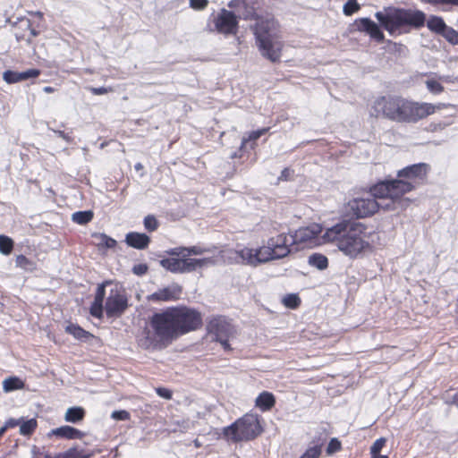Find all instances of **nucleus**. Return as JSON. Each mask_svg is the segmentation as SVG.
Returning a JSON list of instances; mask_svg holds the SVG:
<instances>
[{"mask_svg": "<svg viewBox=\"0 0 458 458\" xmlns=\"http://www.w3.org/2000/svg\"><path fill=\"white\" fill-rule=\"evenodd\" d=\"M447 42L452 45H458V31L454 28L447 26L446 30L441 34Z\"/></svg>", "mask_w": 458, "mask_h": 458, "instance_id": "35", "label": "nucleus"}, {"mask_svg": "<svg viewBox=\"0 0 458 458\" xmlns=\"http://www.w3.org/2000/svg\"><path fill=\"white\" fill-rule=\"evenodd\" d=\"M41 74L39 69H29L24 72L7 70L3 73V79L8 84L17 83L29 79L38 78Z\"/></svg>", "mask_w": 458, "mask_h": 458, "instance_id": "19", "label": "nucleus"}, {"mask_svg": "<svg viewBox=\"0 0 458 458\" xmlns=\"http://www.w3.org/2000/svg\"><path fill=\"white\" fill-rule=\"evenodd\" d=\"M15 264L17 267L23 269H27L31 265V261L24 255H18L15 259Z\"/></svg>", "mask_w": 458, "mask_h": 458, "instance_id": "46", "label": "nucleus"}, {"mask_svg": "<svg viewBox=\"0 0 458 458\" xmlns=\"http://www.w3.org/2000/svg\"><path fill=\"white\" fill-rule=\"evenodd\" d=\"M88 89L93 94V95H104L107 94L109 92H113L114 89L113 87H89Z\"/></svg>", "mask_w": 458, "mask_h": 458, "instance_id": "47", "label": "nucleus"}, {"mask_svg": "<svg viewBox=\"0 0 458 458\" xmlns=\"http://www.w3.org/2000/svg\"><path fill=\"white\" fill-rule=\"evenodd\" d=\"M264 431L258 414L248 412L230 426L224 428L225 437L233 443L248 442L256 439Z\"/></svg>", "mask_w": 458, "mask_h": 458, "instance_id": "8", "label": "nucleus"}, {"mask_svg": "<svg viewBox=\"0 0 458 458\" xmlns=\"http://www.w3.org/2000/svg\"><path fill=\"white\" fill-rule=\"evenodd\" d=\"M308 263L319 270H325L328 267V259L322 253H313L309 257Z\"/></svg>", "mask_w": 458, "mask_h": 458, "instance_id": "29", "label": "nucleus"}, {"mask_svg": "<svg viewBox=\"0 0 458 458\" xmlns=\"http://www.w3.org/2000/svg\"><path fill=\"white\" fill-rule=\"evenodd\" d=\"M322 453L321 445L309 447L300 458H319Z\"/></svg>", "mask_w": 458, "mask_h": 458, "instance_id": "39", "label": "nucleus"}, {"mask_svg": "<svg viewBox=\"0 0 458 458\" xmlns=\"http://www.w3.org/2000/svg\"><path fill=\"white\" fill-rule=\"evenodd\" d=\"M38 428V421L36 419H30L23 421L21 420L20 434L24 437H30Z\"/></svg>", "mask_w": 458, "mask_h": 458, "instance_id": "31", "label": "nucleus"}, {"mask_svg": "<svg viewBox=\"0 0 458 458\" xmlns=\"http://www.w3.org/2000/svg\"><path fill=\"white\" fill-rule=\"evenodd\" d=\"M355 25L357 30L365 32L376 42L382 43L385 40V35L379 26L369 18H360L355 21Z\"/></svg>", "mask_w": 458, "mask_h": 458, "instance_id": "18", "label": "nucleus"}, {"mask_svg": "<svg viewBox=\"0 0 458 458\" xmlns=\"http://www.w3.org/2000/svg\"><path fill=\"white\" fill-rule=\"evenodd\" d=\"M208 0H190V7L193 10L201 11L208 7Z\"/></svg>", "mask_w": 458, "mask_h": 458, "instance_id": "45", "label": "nucleus"}, {"mask_svg": "<svg viewBox=\"0 0 458 458\" xmlns=\"http://www.w3.org/2000/svg\"><path fill=\"white\" fill-rule=\"evenodd\" d=\"M236 254L243 264L253 267L273 260L267 245L256 249L244 247L237 250Z\"/></svg>", "mask_w": 458, "mask_h": 458, "instance_id": "14", "label": "nucleus"}, {"mask_svg": "<svg viewBox=\"0 0 458 458\" xmlns=\"http://www.w3.org/2000/svg\"><path fill=\"white\" fill-rule=\"evenodd\" d=\"M65 332L69 335H72L74 338L78 340H87L94 337V335L91 333L86 331L78 324L73 323H70L69 325L66 326Z\"/></svg>", "mask_w": 458, "mask_h": 458, "instance_id": "23", "label": "nucleus"}, {"mask_svg": "<svg viewBox=\"0 0 458 458\" xmlns=\"http://www.w3.org/2000/svg\"><path fill=\"white\" fill-rule=\"evenodd\" d=\"M21 420H22V418L21 419L10 418L4 422V425L2 427V428L4 429V433H5L7 431V429L13 428L17 426H20Z\"/></svg>", "mask_w": 458, "mask_h": 458, "instance_id": "48", "label": "nucleus"}, {"mask_svg": "<svg viewBox=\"0 0 458 458\" xmlns=\"http://www.w3.org/2000/svg\"><path fill=\"white\" fill-rule=\"evenodd\" d=\"M169 254L171 257L161 259L160 265L174 274L191 273L213 263L210 258H191L186 251H182L181 247L172 249Z\"/></svg>", "mask_w": 458, "mask_h": 458, "instance_id": "9", "label": "nucleus"}, {"mask_svg": "<svg viewBox=\"0 0 458 458\" xmlns=\"http://www.w3.org/2000/svg\"><path fill=\"white\" fill-rule=\"evenodd\" d=\"M94 214L91 210L77 211L72 214V219L78 225H86L93 219Z\"/></svg>", "mask_w": 458, "mask_h": 458, "instance_id": "32", "label": "nucleus"}, {"mask_svg": "<svg viewBox=\"0 0 458 458\" xmlns=\"http://www.w3.org/2000/svg\"><path fill=\"white\" fill-rule=\"evenodd\" d=\"M268 131H269V127H266V128H261L259 130L251 131L248 135V137H246V138L244 137L242 139L241 146H240V150L244 149L246 148V145L250 141L252 142L250 148H255L256 140H259L262 135L266 134Z\"/></svg>", "mask_w": 458, "mask_h": 458, "instance_id": "28", "label": "nucleus"}, {"mask_svg": "<svg viewBox=\"0 0 458 458\" xmlns=\"http://www.w3.org/2000/svg\"><path fill=\"white\" fill-rule=\"evenodd\" d=\"M386 443V439L385 437H380L377 439L370 447V455L379 454L381 450L385 447Z\"/></svg>", "mask_w": 458, "mask_h": 458, "instance_id": "41", "label": "nucleus"}, {"mask_svg": "<svg viewBox=\"0 0 458 458\" xmlns=\"http://www.w3.org/2000/svg\"><path fill=\"white\" fill-rule=\"evenodd\" d=\"M92 237L97 240L95 245L99 249H114L116 247L117 242L106 233H96Z\"/></svg>", "mask_w": 458, "mask_h": 458, "instance_id": "24", "label": "nucleus"}, {"mask_svg": "<svg viewBox=\"0 0 458 458\" xmlns=\"http://www.w3.org/2000/svg\"><path fill=\"white\" fill-rule=\"evenodd\" d=\"M202 326L203 316L199 310L185 304L170 306L149 318L148 327L138 337V344L145 350H162Z\"/></svg>", "mask_w": 458, "mask_h": 458, "instance_id": "1", "label": "nucleus"}, {"mask_svg": "<svg viewBox=\"0 0 458 458\" xmlns=\"http://www.w3.org/2000/svg\"><path fill=\"white\" fill-rule=\"evenodd\" d=\"M207 334L213 336V341L224 337H233L236 334L234 326L223 315H215L208 318Z\"/></svg>", "mask_w": 458, "mask_h": 458, "instance_id": "11", "label": "nucleus"}, {"mask_svg": "<svg viewBox=\"0 0 458 458\" xmlns=\"http://www.w3.org/2000/svg\"><path fill=\"white\" fill-rule=\"evenodd\" d=\"M426 3L435 6H458V0H425Z\"/></svg>", "mask_w": 458, "mask_h": 458, "instance_id": "43", "label": "nucleus"}, {"mask_svg": "<svg viewBox=\"0 0 458 458\" xmlns=\"http://www.w3.org/2000/svg\"><path fill=\"white\" fill-rule=\"evenodd\" d=\"M375 17L390 35L407 32L404 30L407 26L420 28L426 21L423 12L403 8H389L386 12H377Z\"/></svg>", "mask_w": 458, "mask_h": 458, "instance_id": "6", "label": "nucleus"}, {"mask_svg": "<svg viewBox=\"0 0 458 458\" xmlns=\"http://www.w3.org/2000/svg\"><path fill=\"white\" fill-rule=\"evenodd\" d=\"M43 91L47 94H50V93H54L55 91V89L51 86H46V87H44Z\"/></svg>", "mask_w": 458, "mask_h": 458, "instance_id": "56", "label": "nucleus"}, {"mask_svg": "<svg viewBox=\"0 0 458 458\" xmlns=\"http://www.w3.org/2000/svg\"><path fill=\"white\" fill-rule=\"evenodd\" d=\"M156 393L162 398L166 400H171L173 397V392L165 387H157L156 388Z\"/></svg>", "mask_w": 458, "mask_h": 458, "instance_id": "50", "label": "nucleus"}, {"mask_svg": "<svg viewBox=\"0 0 458 458\" xmlns=\"http://www.w3.org/2000/svg\"><path fill=\"white\" fill-rule=\"evenodd\" d=\"M49 437H56L61 439L67 440H74V439H82L85 437V433L81 431L78 428H75L72 426H62L56 428L52 429L48 433Z\"/></svg>", "mask_w": 458, "mask_h": 458, "instance_id": "20", "label": "nucleus"}, {"mask_svg": "<svg viewBox=\"0 0 458 458\" xmlns=\"http://www.w3.org/2000/svg\"><path fill=\"white\" fill-rule=\"evenodd\" d=\"M148 268L146 264H138L132 267V272L137 276H142L148 272Z\"/></svg>", "mask_w": 458, "mask_h": 458, "instance_id": "51", "label": "nucleus"}, {"mask_svg": "<svg viewBox=\"0 0 458 458\" xmlns=\"http://www.w3.org/2000/svg\"><path fill=\"white\" fill-rule=\"evenodd\" d=\"M243 149L240 150V148L235 151L232 156L231 157L233 159V158H242L243 157Z\"/></svg>", "mask_w": 458, "mask_h": 458, "instance_id": "55", "label": "nucleus"}, {"mask_svg": "<svg viewBox=\"0 0 458 458\" xmlns=\"http://www.w3.org/2000/svg\"><path fill=\"white\" fill-rule=\"evenodd\" d=\"M4 434V429L0 428V438L3 437Z\"/></svg>", "mask_w": 458, "mask_h": 458, "instance_id": "61", "label": "nucleus"}, {"mask_svg": "<svg viewBox=\"0 0 458 458\" xmlns=\"http://www.w3.org/2000/svg\"><path fill=\"white\" fill-rule=\"evenodd\" d=\"M182 293V286L174 283L166 287L158 289L155 293L149 294L147 299L148 301L154 302H168L176 301L181 299Z\"/></svg>", "mask_w": 458, "mask_h": 458, "instance_id": "16", "label": "nucleus"}, {"mask_svg": "<svg viewBox=\"0 0 458 458\" xmlns=\"http://www.w3.org/2000/svg\"><path fill=\"white\" fill-rule=\"evenodd\" d=\"M445 103L431 104L409 100L400 96L384 95L376 98L370 104L369 115L376 119H386L396 123H417L447 108Z\"/></svg>", "mask_w": 458, "mask_h": 458, "instance_id": "2", "label": "nucleus"}, {"mask_svg": "<svg viewBox=\"0 0 458 458\" xmlns=\"http://www.w3.org/2000/svg\"><path fill=\"white\" fill-rule=\"evenodd\" d=\"M230 338L231 337H224L221 339L215 340L214 342L219 343L221 344L222 348L224 349V351L231 352V351H233V348L229 343Z\"/></svg>", "mask_w": 458, "mask_h": 458, "instance_id": "52", "label": "nucleus"}, {"mask_svg": "<svg viewBox=\"0 0 458 458\" xmlns=\"http://www.w3.org/2000/svg\"><path fill=\"white\" fill-rule=\"evenodd\" d=\"M427 27L430 31L441 35L447 25L442 17L432 15L427 21Z\"/></svg>", "mask_w": 458, "mask_h": 458, "instance_id": "26", "label": "nucleus"}, {"mask_svg": "<svg viewBox=\"0 0 458 458\" xmlns=\"http://www.w3.org/2000/svg\"><path fill=\"white\" fill-rule=\"evenodd\" d=\"M193 444L196 448H200L202 446V444L199 441V439H195Z\"/></svg>", "mask_w": 458, "mask_h": 458, "instance_id": "57", "label": "nucleus"}, {"mask_svg": "<svg viewBox=\"0 0 458 458\" xmlns=\"http://www.w3.org/2000/svg\"><path fill=\"white\" fill-rule=\"evenodd\" d=\"M277 26L276 21L272 17L268 20H261L256 22L252 30L255 36L256 45L263 57L271 63H279L282 57L284 42L279 37L272 33Z\"/></svg>", "mask_w": 458, "mask_h": 458, "instance_id": "7", "label": "nucleus"}, {"mask_svg": "<svg viewBox=\"0 0 458 458\" xmlns=\"http://www.w3.org/2000/svg\"><path fill=\"white\" fill-rule=\"evenodd\" d=\"M292 171L289 168H284L279 176V180L281 181H288L291 177Z\"/></svg>", "mask_w": 458, "mask_h": 458, "instance_id": "54", "label": "nucleus"}, {"mask_svg": "<svg viewBox=\"0 0 458 458\" xmlns=\"http://www.w3.org/2000/svg\"><path fill=\"white\" fill-rule=\"evenodd\" d=\"M125 242L128 246L137 250H144L148 247L150 238L146 233L131 232L125 236Z\"/></svg>", "mask_w": 458, "mask_h": 458, "instance_id": "21", "label": "nucleus"}, {"mask_svg": "<svg viewBox=\"0 0 458 458\" xmlns=\"http://www.w3.org/2000/svg\"><path fill=\"white\" fill-rule=\"evenodd\" d=\"M239 20L233 11L222 8L214 18L213 23L216 30L223 35H236L239 30Z\"/></svg>", "mask_w": 458, "mask_h": 458, "instance_id": "12", "label": "nucleus"}, {"mask_svg": "<svg viewBox=\"0 0 458 458\" xmlns=\"http://www.w3.org/2000/svg\"><path fill=\"white\" fill-rule=\"evenodd\" d=\"M321 233V227L318 225H313L311 226L301 227L295 231L292 236V242L294 244L300 245H311L314 244L318 235Z\"/></svg>", "mask_w": 458, "mask_h": 458, "instance_id": "17", "label": "nucleus"}, {"mask_svg": "<svg viewBox=\"0 0 458 458\" xmlns=\"http://www.w3.org/2000/svg\"><path fill=\"white\" fill-rule=\"evenodd\" d=\"M112 418L118 420H127L130 419V413L125 410L114 411Z\"/></svg>", "mask_w": 458, "mask_h": 458, "instance_id": "49", "label": "nucleus"}, {"mask_svg": "<svg viewBox=\"0 0 458 458\" xmlns=\"http://www.w3.org/2000/svg\"><path fill=\"white\" fill-rule=\"evenodd\" d=\"M275 405L276 397L268 391L261 392L255 400V406L263 412L270 411Z\"/></svg>", "mask_w": 458, "mask_h": 458, "instance_id": "22", "label": "nucleus"}, {"mask_svg": "<svg viewBox=\"0 0 458 458\" xmlns=\"http://www.w3.org/2000/svg\"><path fill=\"white\" fill-rule=\"evenodd\" d=\"M13 247L14 242L11 237L4 234L0 235V252L3 255H10L13 250Z\"/></svg>", "mask_w": 458, "mask_h": 458, "instance_id": "33", "label": "nucleus"}, {"mask_svg": "<svg viewBox=\"0 0 458 458\" xmlns=\"http://www.w3.org/2000/svg\"><path fill=\"white\" fill-rule=\"evenodd\" d=\"M85 414V410L82 407H71L67 409L64 415V420L67 422L78 423L84 420Z\"/></svg>", "mask_w": 458, "mask_h": 458, "instance_id": "25", "label": "nucleus"}, {"mask_svg": "<svg viewBox=\"0 0 458 458\" xmlns=\"http://www.w3.org/2000/svg\"><path fill=\"white\" fill-rule=\"evenodd\" d=\"M360 9V5L357 2V0H347L344 4L343 12L344 15L351 16L353 13H357Z\"/></svg>", "mask_w": 458, "mask_h": 458, "instance_id": "37", "label": "nucleus"}, {"mask_svg": "<svg viewBox=\"0 0 458 458\" xmlns=\"http://www.w3.org/2000/svg\"><path fill=\"white\" fill-rule=\"evenodd\" d=\"M291 234L281 233L268 238L267 249L273 260L287 257L291 253V247L293 245Z\"/></svg>", "mask_w": 458, "mask_h": 458, "instance_id": "13", "label": "nucleus"}, {"mask_svg": "<svg viewBox=\"0 0 458 458\" xmlns=\"http://www.w3.org/2000/svg\"><path fill=\"white\" fill-rule=\"evenodd\" d=\"M92 452H87L77 447H71L66 451L58 454L55 458H91Z\"/></svg>", "mask_w": 458, "mask_h": 458, "instance_id": "27", "label": "nucleus"}, {"mask_svg": "<svg viewBox=\"0 0 458 458\" xmlns=\"http://www.w3.org/2000/svg\"><path fill=\"white\" fill-rule=\"evenodd\" d=\"M142 167L141 164H137L135 165V168L138 170V169H140Z\"/></svg>", "mask_w": 458, "mask_h": 458, "instance_id": "62", "label": "nucleus"}, {"mask_svg": "<svg viewBox=\"0 0 458 458\" xmlns=\"http://www.w3.org/2000/svg\"><path fill=\"white\" fill-rule=\"evenodd\" d=\"M341 450H342L341 441L338 438L334 437V438L330 439V441L327 446L326 453L327 455H332L337 452H340Z\"/></svg>", "mask_w": 458, "mask_h": 458, "instance_id": "38", "label": "nucleus"}, {"mask_svg": "<svg viewBox=\"0 0 458 458\" xmlns=\"http://www.w3.org/2000/svg\"><path fill=\"white\" fill-rule=\"evenodd\" d=\"M158 221L154 216L148 215L144 218V227L147 231L154 232L158 228Z\"/></svg>", "mask_w": 458, "mask_h": 458, "instance_id": "40", "label": "nucleus"}, {"mask_svg": "<svg viewBox=\"0 0 458 458\" xmlns=\"http://www.w3.org/2000/svg\"><path fill=\"white\" fill-rule=\"evenodd\" d=\"M182 251H186L190 256L191 255H202L207 251V249L200 246H191V247H181Z\"/></svg>", "mask_w": 458, "mask_h": 458, "instance_id": "44", "label": "nucleus"}, {"mask_svg": "<svg viewBox=\"0 0 458 458\" xmlns=\"http://www.w3.org/2000/svg\"><path fill=\"white\" fill-rule=\"evenodd\" d=\"M24 382L18 377H9L3 382V388L5 392L20 390L24 388Z\"/></svg>", "mask_w": 458, "mask_h": 458, "instance_id": "30", "label": "nucleus"}, {"mask_svg": "<svg viewBox=\"0 0 458 458\" xmlns=\"http://www.w3.org/2000/svg\"><path fill=\"white\" fill-rule=\"evenodd\" d=\"M243 20L245 21H256L259 22L261 20H265V18L260 17L254 8H250V10H246V12L243 13ZM269 18H266V20H268Z\"/></svg>", "mask_w": 458, "mask_h": 458, "instance_id": "42", "label": "nucleus"}, {"mask_svg": "<svg viewBox=\"0 0 458 458\" xmlns=\"http://www.w3.org/2000/svg\"><path fill=\"white\" fill-rule=\"evenodd\" d=\"M371 458H389L387 455H383L380 453L377 454L371 455Z\"/></svg>", "mask_w": 458, "mask_h": 458, "instance_id": "58", "label": "nucleus"}, {"mask_svg": "<svg viewBox=\"0 0 458 458\" xmlns=\"http://www.w3.org/2000/svg\"><path fill=\"white\" fill-rule=\"evenodd\" d=\"M235 2H236V0H232L231 2H229L228 7L234 8L236 6Z\"/></svg>", "mask_w": 458, "mask_h": 458, "instance_id": "59", "label": "nucleus"}, {"mask_svg": "<svg viewBox=\"0 0 458 458\" xmlns=\"http://www.w3.org/2000/svg\"><path fill=\"white\" fill-rule=\"evenodd\" d=\"M429 165L418 163L399 170L395 179L383 180L371 185V191L376 197L388 198L387 209L403 210L411 203L404 195L414 191L427 180Z\"/></svg>", "mask_w": 458, "mask_h": 458, "instance_id": "3", "label": "nucleus"}, {"mask_svg": "<svg viewBox=\"0 0 458 458\" xmlns=\"http://www.w3.org/2000/svg\"><path fill=\"white\" fill-rule=\"evenodd\" d=\"M28 13H29V15L36 17L38 19V24L40 25V23H42L44 21V14H43L42 12H40V11H37V12L29 11Z\"/></svg>", "mask_w": 458, "mask_h": 458, "instance_id": "53", "label": "nucleus"}, {"mask_svg": "<svg viewBox=\"0 0 458 458\" xmlns=\"http://www.w3.org/2000/svg\"><path fill=\"white\" fill-rule=\"evenodd\" d=\"M454 402L458 406V392L454 396Z\"/></svg>", "mask_w": 458, "mask_h": 458, "instance_id": "60", "label": "nucleus"}, {"mask_svg": "<svg viewBox=\"0 0 458 458\" xmlns=\"http://www.w3.org/2000/svg\"><path fill=\"white\" fill-rule=\"evenodd\" d=\"M283 303L289 309H297L301 304V299L297 294L289 293L284 297Z\"/></svg>", "mask_w": 458, "mask_h": 458, "instance_id": "34", "label": "nucleus"}, {"mask_svg": "<svg viewBox=\"0 0 458 458\" xmlns=\"http://www.w3.org/2000/svg\"><path fill=\"white\" fill-rule=\"evenodd\" d=\"M368 226L360 222L341 221L327 228L322 235L326 243L335 246L339 251L351 259L361 258L374 250Z\"/></svg>", "mask_w": 458, "mask_h": 458, "instance_id": "4", "label": "nucleus"}, {"mask_svg": "<svg viewBox=\"0 0 458 458\" xmlns=\"http://www.w3.org/2000/svg\"><path fill=\"white\" fill-rule=\"evenodd\" d=\"M39 24L34 25L29 18H20L13 25V33L17 41L31 43L39 35Z\"/></svg>", "mask_w": 458, "mask_h": 458, "instance_id": "15", "label": "nucleus"}, {"mask_svg": "<svg viewBox=\"0 0 458 458\" xmlns=\"http://www.w3.org/2000/svg\"><path fill=\"white\" fill-rule=\"evenodd\" d=\"M367 197H357L350 199L345 205V212L348 216L356 219L373 216L380 208L388 210L386 205L380 204L377 199H388V198L376 197L371 191V186Z\"/></svg>", "mask_w": 458, "mask_h": 458, "instance_id": "10", "label": "nucleus"}, {"mask_svg": "<svg viewBox=\"0 0 458 458\" xmlns=\"http://www.w3.org/2000/svg\"><path fill=\"white\" fill-rule=\"evenodd\" d=\"M427 89L434 95H438L445 90L444 86L435 79H429L426 81Z\"/></svg>", "mask_w": 458, "mask_h": 458, "instance_id": "36", "label": "nucleus"}, {"mask_svg": "<svg viewBox=\"0 0 458 458\" xmlns=\"http://www.w3.org/2000/svg\"><path fill=\"white\" fill-rule=\"evenodd\" d=\"M110 284L109 280L104 281L96 289L94 301L89 307V314L96 318H103L104 311L108 318H120L129 307L126 293L117 287L110 290L104 306L106 287Z\"/></svg>", "mask_w": 458, "mask_h": 458, "instance_id": "5", "label": "nucleus"}]
</instances>
